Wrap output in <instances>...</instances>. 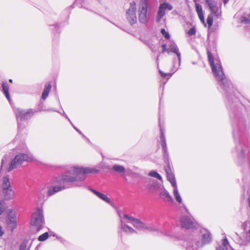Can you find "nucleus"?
<instances>
[{
    "label": "nucleus",
    "instance_id": "nucleus-1",
    "mask_svg": "<svg viewBox=\"0 0 250 250\" xmlns=\"http://www.w3.org/2000/svg\"><path fill=\"white\" fill-rule=\"evenodd\" d=\"M99 172V170L95 168L75 166L71 170H69L63 175L61 181L59 182L61 184L65 182L82 181L84 179V178L81 176L82 174H96Z\"/></svg>",
    "mask_w": 250,
    "mask_h": 250
},
{
    "label": "nucleus",
    "instance_id": "nucleus-2",
    "mask_svg": "<svg viewBox=\"0 0 250 250\" xmlns=\"http://www.w3.org/2000/svg\"><path fill=\"white\" fill-rule=\"evenodd\" d=\"M121 229L126 234L136 233V230L127 224H131L133 226L138 229H145V225L138 219L126 214H120Z\"/></svg>",
    "mask_w": 250,
    "mask_h": 250
},
{
    "label": "nucleus",
    "instance_id": "nucleus-3",
    "mask_svg": "<svg viewBox=\"0 0 250 250\" xmlns=\"http://www.w3.org/2000/svg\"><path fill=\"white\" fill-rule=\"evenodd\" d=\"M197 232L198 236L194 237L189 242L187 247L188 250H199L211 241V236L208 230L200 229Z\"/></svg>",
    "mask_w": 250,
    "mask_h": 250
},
{
    "label": "nucleus",
    "instance_id": "nucleus-4",
    "mask_svg": "<svg viewBox=\"0 0 250 250\" xmlns=\"http://www.w3.org/2000/svg\"><path fill=\"white\" fill-rule=\"evenodd\" d=\"M208 57L213 73L219 82L225 87H228V81L224 76L220 62L217 59H214L212 54L208 51Z\"/></svg>",
    "mask_w": 250,
    "mask_h": 250
},
{
    "label": "nucleus",
    "instance_id": "nucleus-5",
    "mask_svg": "<svg viewBox=\"0 0 250 250\" xmlns=\"http://www.w3.org/2000/svg\"><path fill=\"white\" fill-rule=\"evenodd\" d=\"M206 4L208 7L210 13L207 18V23L208 27L212 25L213 17L214 19H219L221 16V2L217 0H205Z\"/></svg>",
    "mask_w": 250,
    "mask_h": 250
},
{
    "label": "nucleus",
    "instance_id": "nucleus-6",
    "mask_svg": "<svg viewBox=\"0 0 250 250\" xmlns=\"http://www.w3.org/2000/svg\"><path fill=\"white\" fill-rule=\"evenodd\" d=\"M34 161V158L31 154L20 153L11 161L8 171H10L18 167L23 162H30Z\"/></svg>",
    "mask_w": 250,
    "mask_h": 250
},
{
    "label": "nucleus",
    "instance_id": "nucleus-7",
    "mask_svg": "<svg viewBox=\"0 0 250 250\" xmlns=\"http://www.w3.org/2000/svg\"><path fill=\"white\" fill-rule=\"evenodd\" d=\"M2 194L5 200H9L13 198L14 191L10 185L9 179L7 177H4L2 181Z\"/></svg>",
    "mask_w": 250,
    "mask_h": 250
},
{
    "label": "nucleus",
    "instance_id": "nucleus-8",
    "mask_svg": "<svg viewBox=\"0 0 250 250\" xmlns=\"http://www.w3.org/2000/svg\"><path fill=\"white\" fill-rule=\"evenodd\" d=\"M43 223L42 211L38 209L32 216L30 224L36 231H38L42 228Z\"/></svg>",
    "mask_w": 250,
    "mask_h": 250
},
{
    "label": "nucleus",
    "instance_id": "nucleus-9",
    "mask_svg": "<svg viewBox=\"0 0 250 250\" xmlns=\"http://www.w3.org/2000/svg\"><path fill=\"white\" fill-rule=\"evenodd\" d=\"M5 224L10 229L13 230L17 226L15 212L12 209H7L5 211Z\"/></svg>",
    "mask_w": 250,
    "mask_h": 250
},
{
    "label": "nucleus",
    "instance_id": "nucleus-10",
    "mask_svg": "<svg viewBox=\"0 0 250 250\" xmlns=\"http://www.w3.org/2000/svg\"><path fill=\"white\" fill-rule=\"evenodd\" d=\"M147 8L146 0H141L139 9V20L142 23H146L148 20V15L147 13Z\"/></svg>",
    "mask_w": 250,
    "mask_h": 250
},
{
    "label": "nucleus",
    "instance_id": "nucleus-11",
    "mask_svg": "<svg viewBox=\"0 0 250 250\" xmlns=\"http://www.w3.org/2000/svg\"><path fill=\"white\" fill-rule=\"evenodd\" d=\"M180 226L186 229H197V225L193 218L189 216H184L180 220Z\"/></svg>",
    "mask_w": 250,
    "mask_h": 250
},
{
    "label": "nucleus",
    "instance_id": "nucleus-12",
    "mask_svg": "<svg viewBox=\"0 0 250 250\" xmlns=\"http://www.w3.org/2000/svg\"><path fill=\"white\" fill-rule=\"evenodd\" d=\"M63 188H64L62 186H50L47 185L41 188L40 190V194L43 196H44L45 194L47 195L51 196Z\"/></svg>",
    "mask_w": 250,
    "mask_h": 250
},
{
    "label": "nucleus",
    "instance_id": "nucleus-13",
    "mask_svg": "<svg viewBox=\"0 0 250 250\" xmlns=\"http://www.w3.org/2000/svg\"><path fill=\"white\" fill-rule=\"evenodd\" d=\"M136 3L134 1L130 3L129 7L126 11V18L128 22L133 24L137 21Z\"/></svg>",
    "mask_w": 250,
    "mask_h": 250
},
{
    "label": "nucleus",
    "instance_id": "nucleus-14",
    "mask_svg": "<svg viewBox=\"0 0 250 250\" xmlns=\"http://www.w3.org/2000/svg\"><path fill=\"white\" fill-rule=\"evenodd\" d=\"M173 9V6L168 3L164 2L161 4L159 7L156 21L160 22L166 14L167 11H170Z\"/></svg>",
    "mask_w": 250,
    "mask_h": 250
},
{
    "label": "nucleus",
    "instance_id": "nucleus-15",
    "mask_svg": "<svg viewBox=\"0 0 250 250\" xmlns=\"http://www.w3.org/2000/svg\"><path fill=\"white\" fill-rule=\"evenodd\" d=\"M16 116L18 120H22L27 118V115L32 112V109H23L18 108L15 110Z\"/></svg>",
    "mask_w": 250,
    "mask_h": 250
},
{
    "label": "nucleus",
    "instance_id": "nucleus-16",
    "mask_svg": "<svg viewBox=\"0 0 250 250\" xmlns=\"http://www.w3.org/2000/svg\"><path fill=\"white\" fill-rule=\"evenodd\" d=\"M170 52L174 53L176 55L177 57V60L179 62L178 66H179L180 65L181 62V54L179 51L177 45L174 42H170L168 45L167 53L169 54Z\"/></svg>",
    "mask_w": 250,
    "mask_h": 250
},
{
    "label": "nucleus",
    "instance_id": "nucleus-17",
    "mask_svg": "<svg viewBox=\"0 0 250 250\" xmlns=\"http://www.w3.org/2000/svg\"><path fill=\"white\" fill-rule=\"evenodd\" d=\"M165 171L167 174V180L171 184V186L173 187L177 186L174 175L172 173L169 165L167 166V167L166 168Z\"/></svg>",
    "mask_w": 250,
    "mask_h": 250
},
{
    "label": "nucleus",
    "instance_id": "nucleus-18",
    "mask_svg": "<svg viewBox=\"0 0 250 250\" xmlns=\"http://www.w3.org/2000/svg\"><path fill=\"white\" fill-rule=\"evenodd\" d=\"M90 191L95 195H96L97 197L100 198L101 199L103 200V201H105L107 203L111 205V201L110 199L107 197L105 195L93 189H91Z\"/></svg>",
    "mask_w": 250,
    "mask_h": 250
},
{
    "label": "nucleus",
    "instance_id": "nucleus-19",
    "mask_svg": "<svg viewBox=\"0 0 250 250\" xmlns=\"http://www.w3.org/2000/svg\"><path fill=\"white\" fill-rule=\"evenodd\" d=\"M160 196L162 198L166 199L168 202L173 201V198L169 194V192L164 188H161V190L160 193Z\"/></svg>",
    "mask_w": 250,
    "mask_h": 250
},
{
    "label": "nucleus",
    "instance_id": "nucleus-20",
    "mask_svg": "<svg viewBox=\"0 0 250 250\" xmlns=\"http://www.w3.org/2000/svg\"><path fill=\"white\" fill-rule=\"evenodd\" d=\"M172 187L173 188L172 194L173 196L178 203H181L182 201V199L179 193L177 185Z\"/></svg>",
    "mask_w": 250,
    "mask_h": 250
},
{
    "label": "nucleus",
    "instance_id": "nucleus-21",
    "mask_svg": "<svg viewBox=\"0 0 250 250\" xmlns=\"http://www.w3.org/2000/svg\"><path fill=\"white\" fill-rule=\"evenodd\" d=\"M217 250H232V249L227 239L225 238L222 240L221 245L217 248Z\"/></svg>",
    "mask_w": 250,
    "mask_h": 250
},
{
    "label": "nucleus",
    "instance_id": "nucleus-22",
    "mask_svg": "<svg viewBox=\"0 0 250 250\" xmlns=\"http://www.w3.org/2000/svg\"><path fill=\"white\" fill-rule=\"evenodd\" d=\"M112 169L116 172L119 173L121 175H124L125 172V168L123 166L118 164H115L112 167Z\"/></svg>",
    "mask_w": 250,
    "mask_h": 250
},
{
    "label": "nucleus",
    "instance_id": "nucleus-23",
    "mask_svg": "<svg viewBox=\"0 0 250 250\" xmlns=\"http://www.w3.org/2000/svg\"><path fill=\"white\" fill-rule=\"evenodd\" d=\"M51 88V85L50 83H47L45 85L44 89L42 94V98L43 100H45L49 93L50 89Z\"/></svg>",
    "mask_w": 250,
    "mask_h": 250
},
{
    "label": "nucleus",
    "instance_id": "nucleus-24",
    "mask_svg": "<svg viewBox=\"0 0 250 250\" xmlns=\"http://www.w3.org/2000/svg\"><path fill=\"white\" fill-rule=\"evenodd\" d=\"M2 90H3V91L6 97V98L7 99V100L10 101V95H9V94L8 93V87L7 85V83H3L2 84Z\"/></svg>",
    "mask_w": 250,
    "mask_h": 250
},
{
    "label": "nucleus",
    "instance_id": "nucleus-25",
    "mask_svg": "<svg viewBox=\"0 0 250 250\" xmlns=\"http://www.w3.org/2000/svg\"><path fill=\"white\" fill-rule=\"evenodd\" d=\"M148 175L150 176L155 177V178L158 179L159 180L162 181V178L161 176L158 173H157V172H156L155 171H150Z\"/></svg>",
    "mask_w": 250,
    "mask_h": 250
},
{
    "label": "nucleus",
    "instance_id": "nucleus-26",
    "mask_svg": "<svg viewBox=\"0 0 250 250\" xmlns=\"http://www.w3.org/2000/svg\"><path fill=\"white\" fill-rule=\"evenodd\" d=\"M48 237V233L47 232H45L42 235H40L39 237V240L40 241H43L47 239Z\"/></svg>",
    "mask_w": 250,
    "mask_h": 250
},
{
    "label": "nucleus",
    "instance_id": "nucleus-27",
    "mask_svg": "<svg viewBox=\"0 0 250 250\" xmlns=\"http://www.w3.org/2000/svg\"><path fill=\"white\" fill-rule=\"evenodd\" d=\"M196 10L198 13V15H201V14L203 13L202 6L199 4H196Z\"/></svg>",
    "mask_w": 250,
    "mask_h": 250
},
{
    "label": "nucleus",
    "instance_id": "nucleus-28",
    "mask_svg": "<svg viewBox=\"0 0 250 250\" xmlns=\"http://www.w3.org/2000/svg\"><path fill=\"white\" fill-rule=\"evenodd\" d=\"M159 71L161 76L163 78H166L167 77H168L167 79H168L171 76V74L169 73H164L160 70H159Z\"/></svg>",
    "mask_w": 250,
    "mask_h": 250
},
{
    "label": "nucleus",
    "instance_id": "nucleus-29",
    "mask_svg": "<svg viewBox=\"0 0 250 250\" xmlns=\"http://www.w3.org/2000/svg\"><path fill=\"white\" fill-rule=\"evenodd\" d=\"M241 21L244 23H248L250 22V18H247L245 17H242L241 19Z\"/></svg>",
    "mask_w": 250,
    "mask_h": 250
},
{
    "label": "nucleus",
    "instance_id": "nucleus-30",
    "mask_svg": "<svg viewBox=\"0 0 250 250\" xmlns=\"http://www.w3.org/2000/svg\"><path fill=\"white\" fill-rule=\"evenodd\" d=\"M161 33L166 39H168L169 38V34L164 29L161 30Z\"/></svg>",
    "mask_w": 250,
    "mask_h": 250
},
{
    "label": "nucleus",
    "instance_id": "nucleus-31",
    "mask_svg": "<svg viewBox=\"0 0 250 250\" xmlns=\"http://www.w3.org/2000/svg\"><path fill=\"white\" fill-rule=\"evenodd\" d=\"M195 28H194V27H193L188 31V33L189 36H192L194 35L195 34Z\"/></svg>",
    "mask_w": 250,
    "mask_h": 250
},
{
    "label": "nucleus",
    "instance_id": "nucleus-32",
    "mask_svg": "<svg viewBox=\"0 0 250 250\" xmlns=\"http://www.w3.org/2000/svg\"><path fill=\"white\" fill-rule=\"evenodd\" d=\"M20 250H27V245L26 243L23 242L21 245Z\"/></svg>",
    "mask_w": 250,
    "mask_h": 250
},
{
    "label": "nucleus",
    "instance_id": "nucleus-33",
    "mask_svg": "<svg viewBox=\"0 0 250 250\" xmlns=\"http://www.w3.org/2000/svg\"><path fill=\"white\" fill-rule=\"evenodd\" d=\"M145 229H146L147 230L149 231H154L156 230V229L154 227L149 226H145Z\"/></svg>",
    "mask_w": 250,
    "mask_h": 250
},
{
    "label": "nucleus",
    "instance_id": "nucleus-34",
    "mask_svg": "<svg viewBox=\"0 0 250 250\" xmlns=\"http://www.w3.org/2000/svg\"><path fill=\"white\" fill-rule=\"evenodd\" d=\"M249 225L250 226V220L247 221L245 223H244V224L242 225V227L244 229H246L247 227Z\"/></svg>",
    "mask_w": 250,
    "mask_h": 250
},
{
    "label": "nucleus",
    "instance_id": "nucleus-35",
    "mask_svg": "<svg viewBox=\"0 0 250 250\" xmlns=\"http://www.w3.org/2000/svg\"><path fill=\"white\" fill-rule=\"evenodd\" d=\"M198 17H199L200 21H201V22L206 25V23H205V19H204V18L203 13L201 14V15H198Z\"/></svg>",
    "mask_w": 250,
    "mask_h": 250
},
{
    "label": "nucleus",
    "instance_id": "nucleus-36",
    "mask_svg": "<svg viewBox=\"0 0 250 250\" xmlns=\"http://www.w3.org/2000/svg\"><path fill=\"white\" fill-rule=\"evenodd\" d=\"M5 210V207L1 202H0V215L2 214V213Z\"/></svg>",
    "mask_w": 250,
    "mask_h": 250
},
{
    "label": "nucleus",
    "instance_id": "nucleus-37",
    "mask_svg": "<svg viewBox=\"0 0 250 250\" xmlns=\"http://www.w3.org/2000/svg\"><path fill=\"white\" fill-rule=\"evenodd\" d=\"M162 52H167L168 48L167 47V46L166 44H163L162 46Z\"/></svg>",
    "mask_w": 250,
    "mask_h": 250
},
{
    "label": "nucleus",
    "instance_id": "nucleus-38",
    "mask_svg": "<svg viewBox=\"0 0 250 250\" xmlns=\"http://www.w3.org/2000/svg\"><path fill=\"white\" fill-rule=\"evenodd\" d=\"M4 233V231L2 227L0 225V236H2Z\"/></svg>",
    "mask_w": 250,
    "mask_h": 250
},
{
    "label": "nucleus",
    "instance_id": "nucleus-39",
    "mask_svg": "<svg viewBox=\"0 0 250 250\" xmlns=\"http://www.w3.org/2000/svg\"><path fill=\"white\" fill-rule=\"evenodd\" d=\"M4 166V159H2L1 161V168H2Z\"/></svg>",
    "mask_w": 250,
    "mask_h": 250
},
{
    "label": "nucleus",
    "instance_id": "nucleus-40",
    "mask_svg": "<svg viewBox=\"0 0 250 250\" xmlns=\"http://www.w3.org/2000/svg\"><path fill=\"white\" fill-rule=\"evenodd\" d=\"M165 146H166V144H165V143H164H164H163V144H162V147H163V148L164 149V148H165Z\"/></svg>",
    "mask_w": 250,
    "mask_h": 250
},
{
    "label": "nucleus",
    "instance_id": "nucleus-41",
    "mask_svg": "<svg viewBox=\"0 0 250 250\" xmlns=\"http://www.w3.org/2000/svg\"><path fill=\"white\" fill-rule=\"evenodd\" d=\"M229 0H223V2H224V4H226V3L228 2V1Z\"/></svg>",
    "mask_w": 250,
    "mask_h": 250
},
{
    "label": "nucleus",
    "instance_id": "nucleus-42",
    "mask_svg": "<svg viewBox=\"0 0 250 250\" xmlns=\"http://www.w3.org/2000/svg\"><path fill=\"white\" fill-rule=\"evenodd\" d=\"M175 60L174 59V61H173V67H175L176 66H175Z\"/></svg>",
    "mask_w": 250,
    "mask_h": 250
},
{
    "label": "nucleus",
    "instance_id": "nucleus-43",
    "mask_svg": "<svg viewBox=\"0 0 250 250\" xmlns=\"http://www.w3.org/2000/svg\"><path fill=\"white\" fill-rule=\"evenodd\" d=\"M75 129L76 130V131H77L78 132H79V133H81V132L78 130L75 127H74Z\"/></svg>",
    "mask_w": 250,
    "mask_h": 250
},
{
    "label": "nucleus",
    "instance_id": "nucleus-44",
    "mask_svg": "<svg viewBox=\"0 0 250 250\" xmlns=\"http://www.w3.org/2000/svg\"><path fill=\"white\" fill-rule=\"evenodd\" d=\"M9 82H10V83H12V80H9Z\"/></svg>",
    "mask_w": 250,
    "mask_h": 250
},
{
    "label": "nucleus",
    "instance_id": "nucleus-45",
    "mask_svg": "<svg viewBox=\"0 0 250 250\" xmlns=\"http://www.w3.org/2000/svg\"><path fill=\"white\" fill-rule=\"evenodd\" d=\"M249 18L250 19V15L249 16Z\"/></svg>",
    "mask_w": 250,
    "mask_h": 250
}]
</instances>
